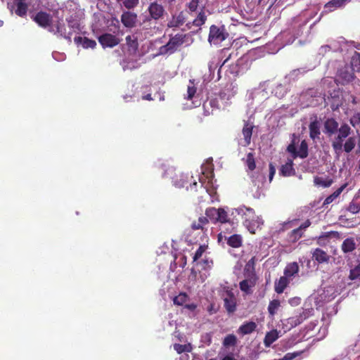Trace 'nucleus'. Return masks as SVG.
<instances>
[{
	"instance_id": "nucleus-1",
	"label": "nucleus",
	"mask_w": 360,
	"mask_h": 360,
	"mask_svg": "<svg viewBox=\"0 0 360 360\" xmlns=\"http://www.w3.org/2000/svg\"><path fill=\"white\" fill-rule=\"evenodd\" d=\"M338 135L335 136L331 143V146L335 154L339 156L343 151L349 153L352 152L356 144V138L349 136L352 132L351 127L346 123L341 124Z\"/></svg>"
},
{
	"instance_id": "nucleus-2",
	"label": "nucleus",
	"mask_w": 360,
	"mask_h": 360,
	"mask_svg": "<svg viewBox=\"0 0 360 360\" xmlns=\"http://www.w3.org/2000/svg\"><path fill=\"white\" fill-rule=\"evenodd\" d=\"M234 212L241 217L243 224L250 233H255L257 230L262 228L264 221L262 217L256 215L252 208L243 205L235 208L232 214Z\"/></svg>"
},
{
	"instance_id": "nucleus-3",
	"label": "nucleus",
	"mask_w": 360,
	"mask_h": 360,
	"mask_svg": "<svg viewBox=\"0 0 360 360\" xmlns=\"http://www.w3.org/2000/svg\"><path fill=\"white\" fill-rule=\"evenodd\" d=\"M167 174L174 175L172 176V182L176 187L183 188L186 187L188 188V184H189L191 189H195L197 186L198 183L194 180L193 183L189 181V178L192 179L193 176L189 177L188 174H184L179 171H176L174 168H169L167 170Z\"/></svg>"
},
{
	"instance_id": "nucleus-4",
	"label": "nucleus",
	"mask_w": 360,
	"mask_h": 360,
	"mask_svg": "<svg viewBox=\"0 0 360 360\" xmlns=\"http://www.w3.org/2000/svg\"><path fill=\"white\" fill-rule=\"evenodd\" d=\"M205 217L214 224L231 223V219L224 208L208 207L205 210Z\"/></svg>"
},
{
	"instance_id": "nucleus-5",
	"label": "nucleus",
	"mask_w": 360,
	"mask_h": 360,
	"mask_svg": "<svg viewBox=\"0 0 360 360\" xmlns=\"http://www.w3.org/2000/svg\"><path fill=\"white\" fill-rule=\"evenodd\" d=\"M186 36V34L179 33L171 37L169 41L160 48V54H172L174 53L185 42Z\"/></svg>"
},
{
	"instance_id": "nucleus-6",
	"label": "nucleus",
	"mask_w": 360,
	"mask_h": 360,
	"mask_svg": "<svg viewBox=\"0 0 360 360\" xmlns=\"http://www.w3.org/2000/svg\"><path fill=\"white\" fill-rule=\"evenodd\" d=\"M147 11L149 15L146 18L143 22L150 20H154L155 21L161 20L164 18V15L166 13L165 7L157 1L151 2L149 4Z\"/></svg>"
},
{
	"instance_id": "nucleus-7",
	"label": "nucleus",
	"mask_w": 360,
	"mask_h": 360,
	"mask_svg": "<svg viewBox=\"0 0 360 360\" xmlns=\"http://www.w3.org/2000/svg\"><path fill=\"white\" fill-rule=\"evenodd\" d=\"M244 275L245 278L239 283V287L241 291L247 295H250L252 292V288L255 286L258 277L255 271L244 273Z\"/></svg>"
},
{
	"instance_id": "nucleus-8",
	"label": "nucleus",
	"mask_w": 360,
	"mask_h": 360,
	"mask_svg": "<svg viewBox=\"0 0 360 360\" xmlns=\"http://www.w3.org/2000/svg\"><path fill=\"white\" fill-rule=\"evenodd\" d=\"M227 36L228 33L225 32L224 26L219 27L213 25L210 27L208 41L217 44L225 40Z\"/></svg>"
},
{
	"instance_id": "nucleus-9",
	"label": "nucleus",
	"mask_w": 360,
	"mask_h": 360,
	"mask_svg": "<svg viewBox=\"0 0 360 360\" xmlns=\"http://www.w3.org/2000/svg\"><path fill=\"white\" fill-rule=\"evenodd\" d=\"M50 32H53V34H58L60 37L68 39L71 41V38L72 35V32L69 31L67 32L65 23L63 19L57 20L55 23H52L51 27L49 29Z\"/></svg>"
},
{
	"instance_id": "nucleus-10",
	"label": "nucleus",
	"mask_w": 360,
	"mask_h": 360,
	"mask_svg": "<svg viewBox=\"0 0 360 360\" xmlns=\"http://www.w3.org/2000/svg\"><path fill=\"white\" fill-rule=\"evenodd\" d=\"M34 21L39 27L44 29H49L53 23V17L51 14L46 11H39L32 18Z\"/></svg>"
},
{
	"instance_id": "nucleus-11",
	"label": "nucleus",
	"mask_w": 360,
	"mask_h": 360,
	"mask_svg": "<svg viewBox=\"0 0 360 360\" xmlns=\"http://www.w3.org/2000/svg\"><path fill=\"white\" fill-rule=\"evenodd\" d=\"M98 40L103 49L113 48L121 41L119 37L110 33H104L100 35Z\"/></svg>"
},
{
	"instance_id": "nucleus-12",
	"label": "nucleus",
	"mask_w": 360,
	"mask_h": 360,
	"mask_svg": "<svg viewBox=\"0 0 360 360\" xmlns=\"http://www.w3.org/2000/svg\"><path fill=\"white\" fill-rule=\"evenodd\" d=\"M120 20L125 27L131 29L137 24L138 15L131 11H124L120 16Z\"/></svg>"
},
{
	"instance_id": "nucleus-13",
	"label": "nucleus",
	"mask_w": 360,
	"mask_h": 360,
	"mask_svg": "<svg viewBox=\"0 0 360 360\" xmlns=\"http://www.w3.org/2000/svg\"><path fill=\"white\" fill-rule=\"evenodd\" d=\"M226 297L224 300V307L229 314H232L236 310V298L231 290L227 288L225 291Z\"/></svg>"
},
{
	"instance_id": "nucleus-14",
	"label": "nucleus",
	"mask_w": 360,
	"mask_h": 360,
	"mask_svg": "<svg viewBox=\"0 0 360 360\" xmlns=\"http://www.w3.org/2000/svg\"><path fill=\"white\" fill-rule=\"evenodd\" d=\"M236 92L231 87V85L226 86L223 89H221L218 95V98H219L221 103H222V105H224L225 108L230 105V101L234 96Z\"/></svg>"
},
{
	"instance_id": "nucleus-15",
	"label": "nucleus",
	"mask_w": 360,
	"mask_h": 360,
	"mask_svg": "<svg viewBox=\"0 0 360 360\" xmlns=\"http://www.w3.org/2000/svg\"><path fill=\"white\" fill-rule=\"evenodd\" d=\"M206 20L207 15L205 13V6H204L201 8L197 17L193 21L187 22L186 25L188 30L191 29L193 26L201 27L205 23Z\"/></svg>"
},
{
	"instance_id": "nucleus-16",
	"label": "nucleus",
	"mask_w": 360,
	"mask_h": 360,
	"mask_svg": "<svg viewBox=\"0 0 360 360\" xmlns=\"http://www.w3.org/2000/svg\"><path fill=\"white\" fill-rule=\"evenodd\" d=\"M311 312L309 309H304L299 314L290 317L288 319V323L292 326H297L308 319L311 315Z\"/></svg>"
},
{
	"instance_id": "nucleus-17",
	"label": "nucleus",
	"mask_w": 360,
	"mask_h": 360,
	"mask_svg": "<svg viewBox=\"0 0 360 360\" xmlns=\"http://www.w3.org/2000/svg\"><path fill=\"white\" fill-rule=\"evenodd\" d=\"M209 222V219L205 216H200L198 219L192 221L191 228L193 231L201 230L205 233L207 231Z\"/></svg>"
},
{
	"instance_id": "nucleus-18",
	"label": "nucleus",
	"mask_w": 360,
	"mask_h": 360,
	"mask_svg": "<svg viewBox=\"0 0 360 360\" xmlns=\"http://www.w3.org/2000/svg\"><path fill=\"white\" fill-rule=\"evenodd\" d=\"M338 122L334 118H327L324 122V133L330 136L338 131Z\"/></svg>"
},
{
	"instance_id": "nucleus-19",
	"label": "nucleus",
	"mask_w": 360,
	"mask_h": 360,
	"mask_svg": "<svg viewBox=\"0 0 360 360\" xmlns=\"http://www.w3.org/2000/svg\"><path fill=\"white\" fill-rule=\"evenodd\" d=\"M312 259L319 264H328L330 262V256L321 248H316L312 252Z\"/></svg>"
},
{
	"instance_id": "nucleus-20",
	"label": "nucleus",
	"mask_w": 360,
	"mask_h": 360,
	"mask_svg": "<svg viewBox=\"0 0 360 360\" xmlns=\"http://www.w3.org/2000/svg\"><path fill=\"white\" fill-rule=\"evenodd\" d=\"M127 51L129 54L135 55L139 50V41L137 37L134 35H128L125 38Z\"/></svg>"
},
{
	"instance_id": "nucleus-21",
	"label": "nucleus",
	"mask_w": 360,
	"mask_h": 360,
	"mask_svg": "<svg viewBox=\"0 0 360 360\" xmlns=\"http://www.w3.org/2000/svg\"><path fill=\"white\" fill-rule=\"evenodd\" d=\"M254 125L249 121H245L242 129V134L244 137L245 146H249L251 143Z\"/></svg>"
},
{
	"instance_id": "nucleus-22",
	"label": "nucleus",
	"mask_w": 360,
	"mask_h": 360,
	"mask_svg": "<svg viewBox=\"0 0 360 360\" xmlns=\"http://www.w3.org/2000/svg\"><path fill=\"white\" fill-rule=\"evenodd\" d=\"M186 22V17L184 12H180L177 15H173L172 19L167 22V27L169 28H177L183 25Z\"/></svg>"
},
{
	"instance_id": "nucleus-23",
	"label": "nucleus",
	"mask_w": 360,
	"mask_h": 360,
	"mask_svg": "<svg viewBox=\"0 0 360 360\" xmlns=\"http://www.w3.org/2000/svg\"><path fill=\"white\" fill-rule=\"evenodd\" d=\"M15 6V13L20 17H25L27 15L28 4L25 0H14Z\"/></svg>"
},
{
	"instance_id": "nucleus-24",
	"label": "nucleus",
	"mask_w": 360,
	"mask_h": 360,
	"mask_svg": "<svg viewBox=\"0 0 360 360\" xmlns=\"http://www.w3.org/2000/svg\"><path fill=\"white\" fill-rule=\"evenodd\" d=\"M356 244L354 238L345 239L341 245V250L345 254L352 252L356 250Z\"/></svg>"
},
{
	"instance_id": "nucleus-25",
	"label": "nucleus",
	"mask_w": 360,
	"mask_h": 360,
	"mask_svg": "<svg viewBox=\"0 0 360 360\" xmlns=\"http://www.w3.org/2000/svg\"><path fill=\"white\" fill-rule=\"evenodd\" d=\"M74 41L76 44H81L84 49H94L96 46V41L87 37H75Z\"/></svg>"
},
{
	"instance_id": "nucleus-26",
	"label": "nucleus",
	"mask_w": 360,
	"mask_h": 360,
	"mask_svg": "<svg viewBox=\"0 0 360 360\" xmlns=\"http://www.w3.org/2000/svg\"><path fill=\"white\" fill-rule=\"evenodd\" d=\"M257 328V324L254 321L245 322L242 324L237 332L242 335H248L254 332Z\"/></svg>"
},
{
	"instance_id": "nucleus-27",
	"label": "nucleus",
	"mask_w": 360,
	"mask_h": 360,
	"mask_svg": "<svg viewBox=\"0 0 360 360\" xmlns=\"http://www.w3.org/2000/svg\"><path fill=\"white\" fill-rule=\"evenodd\" d=\"M207 105H209L212 108V110L214 109H217V110L223 109L224 110L226 108L224 105H222V103H221V101L218 97L212 98L207 102H205L203 104V108L205 109V113H207L206 115H210L211 113L207 109Z\"/></svg>"
},
{
	"instance_id": "nucleus-28",
	"label": "nucleus",
	"mask_w": 360,
	"mask_h": 360,
	"mask_svg": "<svg viewBox=\"0 0 360 360\" xmlns=\"http://www.w3.org/2000/svg\"><path fill=\"white\" fill-rule=\"evenodd\" d=\"M227 244L233 248H238L242 245L243 238L240 235L233 234L229 237L224 236Z\"/></svg>"
},
{
	"instance_id": "nucleus-29",
	"label": "nucleus",
	"mask_w": 360,
	"mask_h": 360,
	"mask_svg": "<svg viewBox=\"0 0 360 360\" xmlns=\"http://www.w3.org/2000/svg\"><path fill=\"white\" fill-rule=\"evenodd\" d=\"M309 136L312 140L319 139L321 134L319 122L316 119L315 120L310 122L309 125Z\"/></svg>"
},
{
	"instance_id": "nucleus-30",
	"label": "nucleus",
	"mask_w": 360,
	"mask_h": 360,
	"mask_svg": "<svg viewBox=\"0 0 360 360\" xmlns=\"http://www.w3.org/2000/svg\"><path fill=\"white\" fill-rule=\"evenodd\" d=\"M279 338L277 330L274 329L267 332L264 339V345L266 347H269Z\"/></svg>"
},
{
	"instance_id": "nucleus-31",
	"label": "nucleus",
	"mask_w": 360,
	"mask_h": 360,
	"mask_svg": "<svg viewBox=\"0 0 360 360\" xmlns=\"http://www.w3.org/2000/svg\"><path fill=\"white\" fill-rule=\"evenodd\" d=\"M289 283H290V281H289L288 278H287L286 276H283L280 277L278 281L275 282V286H274L275 291L278 294H281V293L283 292L284 290L288 286Z\"/></svg>"
},
{
	"instance_id": "nucleus-32",
	"label": "nucleus",
	"mask_w": 360,
	"mask_h": 360,
	"mask_svg": "<svg viewBox=\"0 0 360 360\" xmlns=\"http://www.w3.org/2000/svg\"><path fill=\"white\" fill-rule=\"evenodd\" d=\"M280 173L283 176H290L295 174V169L293 168V162L292 160H289L285 165H283L281 166Z\"/></svg>"
},
{
	"instance_id": "nucleus-33",
	"label": "nucleus",
	"mask_w": 360,
	"mask_h": 360,
	"mask_svg": "<svg viewBox=\"0 0 360 360\" xmlns=\"http://www.w3.org/2000/svg\"><path fill=\"white\" fill-rule=\"evenodd\" d=\"M299 271L298 264L295 262L289 263L284 269V276L287 278L295 276Z\"/></svg>"
},
{
	"instance_id": "nucleus-34",
	"label": "nucleus",
	"mask_w": 360,
	"mask_h": 360,
	"mask_svg": "<svg viewBox=\"0 0 360 360\" xmlns=\"http://www.w3.org/2000/svg\"><path fill=\"white\" fill-rule=\"evenodd\" d=\"M314 182L316 186H322L323 188H328L332 185L333 181L329 177L323 179L321 176H316L314 179Z\"/></svg>"
},
{
	"instance_id": "nucleus-35",
	"label": "nucleus",
	"mask_w": 360,
	"mask_h": 360,
	"mask_svg": "<svg viewBox=\"0 0 360 360\" xmlns=\"http://www.w3.org/2000/svg\"><path fill=\"white\" fill-rule=\"evenodd\" d=\"M346 186H347V184H344V185L341 186L335 191H334L331 195L328 196L325 199L323 205H328V204H330L331 202H333L334 201V200H335L341 194V193L343 191V190L345 188Z\"/></svg>"
},
{
	"instance_id": "nucleus-36",
	"label": "nucleus",
	"mask_w": 360,
	"mask_h": 360,
	"mask_svg": "<svg viewBox=\"0 0 360 360\" xmlns=\"http://www.w3.org/2000/svg\"><path fill=\"white\" fill-rule=\"evenodd\" d=\"M340 233L338 231H330V232H326L321 234L317 240V243L319 245H324L325 240L329 238H338Z\"/></svg>"
},
{
	"instance_id": "nucleus-37",
	"label": "nucleus",
	"mask_w": 360,
	"mask_h": 360,
	"mask_svg": "<svg viewBox=\"0 0 360 360\" xmlns=\"http://www.w3.org/2000/svg\"><path fill=\"white\" fill-rule=\"evenodd\" d=\"M281 307V302L279 300H273L270 301L268 306V312L271 317H274L278 309Z\"/></svg>"
},
{
	"instance_id": "nucleus-38",
	"label": "nucleus",
	"mask_w": 360,
	"mask_h": 360,
	"mask_svg": "<svg viewBox=\"0 0 360 360\" xmlns=\"http://www.w3.org/2000/svg\"><path fill=\"white\" fill-rule=\"evenodd\" d=\"M197 91L194 79H190L187 86V94L185 97L187 100H192Z\"/></svg>"
},
{
	"instance_id": "nucleus-39",
	"label": "nucleus",
	"mask_w": 360,
	"mask_h": 360,
	"mask_svg": "<svg viewBox=\"0 0 360 360\" xmlns=\"http://www.w3.org/2000/svg\"><path fill=\"white\" fill-rule=\"evenodd\" d=\"M309 155L308 152V144L305 140L301 141L299 150H297V153L296 154L297 158L299 157L300 158H306Z\"/></svg>"
},
{
	"instance_id": "nucleus-40",
	"label": "nucleus",
	"mask_w": 360,
	"mask_h": 360,
	"mask_svg": "<svg viewBox=\"0 0 360 360\" xmlns=\"http://www.w3.org/2000/svg\"><path fill=\"white\" fill-rule=\"evenodd\" d=\"M351 66L354 71L360 72V53L354 52L351 58Z\"/></svg>"
},
{
	"instance_id": "nucleus-41",
	"label": "nucleus",
	"mask_w": 360,
	"mask_h": 360,
	"mask_svg": "<svg viewBox=\"0 0 360 360\" xmlns=\"http://www.w3.org/2000/svg\"><path fill=\"white\" fill-rule=\"evenodd\" d=\"M303 236V231L300 229V228H297L291 231V232L288 235L289 240L292 243H295L302 236Z\"/></svg>"
},
{
	"instance_id": "nucleus-42",
	"label": "nucleus",
	"mask_w": 360,
	"mask_h": 360,
	"mask_svg": "<svg viewBox=\"0 0 360 360\" xmlns=\"http://www.w3.org/2000/svg\"><path fill=\"white\" fill-rule=\"evenodd\" d=\"M174 349L178 354H181L184 352H191L192 350V346L190 343L185 345L176 343L174 345Z\"/></svg>"
},
{
	"instance_id": "nucleus-43",
	"label": "nucleus",
	"mask_w": 360,
	"mask_h": 360,
	"mask_svg": "<svg viewBox=\"0 0 360 360\" xmlns=\"http://www.w3.org/2000/svg\"><path fill=\"white\" fill-rule=\"evenodd\" d=\"M237 343V338L233 334L226 335L223 340V345L224 347H233Z\"/></svg>"
},
{
	"instance_id": "nucleus-44",
	"label": "nucleus",
	"mask_w": 360,
	"mask_h": 360,
	"mask_svg": "<svg viewBox=\"0 0 360 360\" xmlns=\"http://www.w3.org/2000/svg\"><path fill=\"white\" fill-rule=\"evenodd\" d=\"M188 299V295L185 292H180L177 296H175L173 299V302L174 304L178 306L183 305Z\"/></svg>"
},
{
	"instance_id": "nucleus-45",
	"label": "nucleus",
	"mask_w": 360,
	"mask_h": 360,
	"mask_svg": "<svg viewBox=\"0 0 360 360\" xmlns=\"http://www.w3.org/2000/svg\"><path fill=\"white\" fill-rule=\"evenodd\" d=\"M139 0H124L122 5L127 9V11L132 10L138 6Z\"/></svg>"
},
{
	"instance_id": "nucleus-46",
	"label": "nucleus",
	"mask_w": 360,
	"mask_h": 360,
	"mask_svg": "<svg viewBox=\"0 0 360 360\" xmlns=\"http://www.w3.org/2000/svg\"><path fill=\"white\" fill-rule=\"evenodd\" d=\"M360 277V264L350 269L349 278L352 281L356 280Z\"/></svg>"
},
{
	"instance_id": "nucleus-47",
	"label": "nucleus",
	"mask_w": 360,
	"mask_h": 360,
	"mask_svg": "<svg viewBox=\"0 0 360 360\" xmlns=\"http://www.w3.org/2000/svg\"><path fill=\"white\" fill-rule=\"evenodd\" d=\"M246 164L248 169L251 171L254 170L256 167L255 160L254 155L252 153H249L247 155Z\"/></svg>"
},
{
	"instance_id": "nucleus-48",
	"label": "nucleus",
	"mask_w": 360,
	"mask_h": 360,
	"mask_svg": "<svg viewBox=\"0 0 360 360\" xmlns=\"http://www.w3.org/2000/svg\"><path fill=\"white\" fill-rule=\"evenodd\" d=\"M257 262L256 257H252L245 264L244 273H248L251 271H255V266Z\"/></svg>"
},
{
	"instance_id": "nucleus-49",
	"label": "nucleus",
	"mask_w": 360,
	"mask_h": 360,
	"mask_svg": "<svg viewBox=\"0 0 360 360\" xmlns=\"http://www.w3.org/2000/svg\"><path fill=\"white\" fill-rule=\"evenodd\" d=\"M207 248V245H201L198 248V249L195 251V255L193 257V261L196 262L198 259H200L202 254L205 252Z\"/></svg>"
},
{
	"instance_id": "nucleus-50",
	"label": "nucleus",
	"mask_w": 360,
	"mask_h": 360,
	"mask_svg": "<svg viewBox=\"0 0 360 360\" xmlns=\"http://www.w3.org/2000/svg\"><path fill=\"white\" fill-rule=\"evenodd\" d=\"M287 151L290 153L293 158H296L297 153V150L296 148V143L295 142V140H293L291 143H290L287 147Z\"/></svg>"
},
{
	"instance_id": "nucleus-51",
	"label": "nucleus",
	"mask_w": 360,
	"mask_h": 360,
	"mask_svg": "<svg viewBox=\"0 0 360 360\" xmlns=\"http://www.w3.org/2000/svg\"><path fill=\"white\" fill-rule=\"evenodd\" d=\"M349 123L353 127H356L360 124V112L354 114L350 119Z\"/></svg>"
},
{
	"instance_id": "nucleus-52",
	"label": "nucleus",
	"mask_w": 360,
	"mask_h": 360,
	"mask_svg": "<svg viewBox=\"0 0 360 360\" xmlns=\"http://www.w3.org/2000/svg\"><path fill=\"white\" fill-rule=\"evenodd\" d=\"M347 210L352 214H357L360 211V205L357 203L352 202L349 203Z\"/></svg>"
},
{
	"instance_id": "nucleus-53",
	"label": "nucleus",
	"mask_w": 360,
	"mask_h": 360,
	"mask_svg": "<svg viewBox=\"0 0 360 360\" xmlns=\"http://www.w3.org/2000/svg\"><path fill=\"white\" fill-rule=\"evenodd\" d=\"M302 352H289L284 355V356L281 360H292L295 358L299 356Z\"/></svg>"
},
{
	"instance_id": "nucleus-54",
	"label": "nucleus",
	"mask_w": 360,
	"mask_h": 360,
	"mask_svg": "<svg viewBox=\"0 0 360 360\" xmlns=\"http://www.w3.org/2000/svg\"><path fill=\"white\" fill-rule=\"evenodd\" d=\"M200 0H191L187 5L188 8L191 12L197 11L199 6Z\"/></svg>"
},
{
	"instance_id": "nucleus-55",
	"label": "nucleus",
	"mask_w": 360,
	"mask_h": 360,
	"mask_svg": "<svg viewBox=\"0 0 360 360\" xmlns=\"http://www.w3.org/2000/svg\"><path fill=\"white\" fill-rule=\"evenodd\" d=\"M68 23V27L72 29L71 32H75L76 30H79V24L72 19L67 20Z\"/></svg>"
},
{
	"instance_id": "nucleus-56",
	"label": "nucleus",
	"mask_w": 360,
	"mask_h": 360,
	"mask_svg": "<svg viewBox=\"0 0 360 360\" xmlns=\"http://www.w3.org/2000/svg\"><path fill=\"white\" fill-rule=\"evenodd\" d=\"M341 75H342V78L345 79V80L348 82H352L354 78V75L353 73L342 72Z\"/></svg>"
},
{
	"instance_id": "nucleus-57",
	"label": "nucleus",
	"mask_w": 360,
	"mask_h": 360,
	"mask_svg": "<svg viewBox=\"0 0 360 360\" xmlns=\"http://www.w3.org/2000/svg\"><path fill=\"white\" fill-rule=\"evenodd\" d=\"M340 5H341V2L339 0H333V1H330V2H328L326 5V7H330V6L338 7Z\"/></svg>"
},
{
	"instance_id": "nucleus-58",
	"label": "nucleus",
	"mask_w": 360,
	"mask_h": 360,
	"mask_svg": "<svg viewBox=\"0 0 360 360\" xmlns=\"http://www.w3.org/2000/svg\"><path fill=\"white\" fill-rule=\"evenodd\" d=\"M276 173V169L272 163L269 164V181L273 179V177Z\"/></svg>"
},
{
	"instance_id": "nucleus-59",
	"label": "nucleus",
	"mask_w": 360,
	"mask_h": 360,
	"mask_svg": "<svg viewBox=\"0 0 360 360\" xmlns=\"http://www.w3.org/2000/svg\"><path fill=\"white\" fill-rule=\"evenodd\" d=\"M311 225V221L309 219H307L304 223H302L300 226V229L303 231L305 229L308 228Z\"/></svg>"
},
{
	"instance_id": "nucleus-60",
	"label": "nucleus",
	"mask_w": 360,
	"mask_h": 360,
	"mask_svg": "<svg viewBox=\"0 0 360 360\" xmlns=\"http://www.w3.org/2000/svg\"><path fill=\"white\" fill-rule=\"evenodd\" d=\"M184 307L186 309H188L191 310V311H194L196 309L197 305L195 304H194V303H191V304H186L184 306Z\"/></svg>"
},
{
	"instance_id": "nucleus-61",
	"label": "nucleus",
	"mask_w": 360,
	"mask_h": 360,
	"mask_svg": "<svg viewBox=\"0 0 360 360\" xmlns=\"http://www.w3.org/2000/svg\"><path fill=\"white\" fill-rule=\"evenodd\" d=\"M207 311H209V313L210 314H214V313H216L217 310L214 309V304H211L208 307H207Z\"/></svg>"
},
{
	"instance_id": "nucleus-62",
	"label": "nucleus",
	"mask_w": 360,
	"mask_h": 360,
	"mask_svg": "<svg viewBox=\"0 0 360 360\" xmlns=\"http://www.w3.org/2000/svg\"><path fill=\"white\" fill-rule=\"evenodd\" d=\"M142 99L147 101H153V98L152 97V95L150 94H148L146 95L143 96Z\"/></svg>"
},
{
	"instance_id": "nucleus-63",
	"label": "nucleus",
	"mask_w": 360,
	"mask_h": 360,
	"mask_svg": "<svg viewBox=\"0 0 360 360\" xmlns=\"http://www.w3.org/2000/svg\"><path fill=\"white\" fill-rule=\"evenodd\" d=\"M351 98H352L351 102H352V104L356 105V104L358 103L356 98L354 96H351Z\"/></svg>"
},
{
	"instance_id": "nucleus-64",
	"label": "nucleus",
	"mask_w": 360,
	"mask_h": 360,
	"mask_svg": "<svg viewBox=\"0 0 360 360\" xmlns=\"http://www.w3.org/2000/svg\"><path fill=\"white\" fill-rule=\"evenodd\" d=\"M222 360H236L231 355H227L226 356H224Z\"/></svg>"
}]
</instances>
